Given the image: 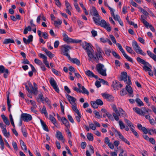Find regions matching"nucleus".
Listing matches in <instances>:
<instances>
[{"mask_svg":"<svg viewBox=\"0 0 156 156\" xmlns=\"http://www.w3.org/2000/svg\"><path fill=\"white\" fill-rule=\"evenodd\" d=\"M80 45L86 51L89 57V61H92L93 59L97 60V58L94 55V50L91 47V44L86 41L80 43Z\"/></svg>","mask_w":156,"mask_h":156,"instance_id":"f257e3e1","label":"nucleus"},{"mask_svg":"<svg viewBox=\"0 0 156 156\" xmlns=\"http://www.w3.org/2000/svg\"><path fill=\"white\" fill-rule=\"evenodd\" d=\"M96 69L97 72L103 76H106V69L103 64L101 63L97 64L96 65Z\"/></svg>","mask_w":156,"mask_h":156,"instance_id":"f03ea898","label":"nucleus"},{"mask_svg":"<svg viewBox=\"0 0 156 156\" xmlns=\"http://www.w3.org/2000/svg\"><path fill=\"white\" fill-rule=\"evenodd\" d=\"M95 47L97 51L96 52V57L97 58V60L93 59L91 61L93 62L94 61H96L97 63L98 62L99 59L101 60L102 58V55L104 54V52L102 49L97 44L95 45Z\"/></svg>","mask_w":156,"mask_h":156,"instance_id":"7ed1b4c3","label":"nucleus"},{"mask_svg":"<svg viewBox=\"0 0 156 156\" xmlns=\"http://www.w3.org/2000/svg\"><path fill=\"white\" fill-rule=\"evenodd\" d=\"M72 47L70 46L65 44L61 46V53L62 54L66 56L68 58H70L69 54L70 49H71Z\"/></svg>","mask_w":156,"mask_h":156,"instance_id":"20e7f679","label":"nucleus"},{"mask_svg":"<svg viewBox=\"0 0 156 156\" xmlns=\"http://www.w3.org/2000/svg\"><path fill=\"white\" fill-rule=\"evenodd\" d=\"M36 100L38 102H40V101H41L43 103H44L45 102H46L47 105L50 108H51L50 101L47 98H44L42 94H39L38 96V97L36 99Z\"/></svg>","mask_w":156,"mask_h":156,"instance_id":"39448f33","label":"nucleus"},{"mask_svg":"<svg viewBox=\"0 0 156 156\" xmlns=\"http://www.w3.org/2000/svg\"><path fill=\"white\" fill-rule=\"evenodd\" d=\"M132 45L133 49L136 53H139L143 56H145L146 55V54L142 50L135 41L133 42Z\"/></svg>","mask_w":156,"mask_h":156,"instance_id":"423d86ee","label":"nucleus"},{"mask_svg":"<svg viewBox=\"0 0 156 156\" xmlns=\"http://www.w3.org/2000/svg\"><path fill=\"white\" fill-rule=\"evenodd\" d=\"M113 132H114L115 136H119V138L122 141H124L128 145H130L129 142L121 134V133L118 131L117 129L113 128L112 129Z\"/></svg>","mask_w":156,"mask_h":156,"instance_id":"0eeeda50","label":"nucleus"},{"mask_svg":"<svg viewBox=\"0 0 156 156\" xmlns=\"http://www.w3.org/2000/svg\"><path fill=\"white\" fill-rule=\"evenodd\" d=\"M98 25L105 28L107 31L110 32L111 30V28L110 26V24L108 22H106L104 20H101Z\"/></svg>","mask_w":156,"mask_h":156,"instance_id":"6e6552de","label":"nucleus"},{"mask_svg":"<svg viewBox=\"0 0 156 156\" xmlns=\"http://www.w3.org/2000/svg\"><path fill=\"white\" fill-rule=\"evenodd\" d=\"M21 118L25 122H29L32 119V117L31 115L27 113H22L21 115Z\"/></svg>","mask_w":156,"mask_h":156,"instance_id":"1a4fd4ad","label":"nucleus"},{"mask_svg":"<svg viewBox=\"0 0 156 156\" xmlns=\"http://www.w3.org/2000/svg\"><path fill=\"white\" fill-rule=\"evenodd\" d=\"M101 95L104 98L106 99L108 101L112 102L114 100V97L109 94L106 93H102L101 94Z\"/></svg>","mask_w":156,"mask_h":156,"instance_id":"9d476101","label":"nucleus"},{"mask_svg":"<svg viewBox=\"0 0 156 156\" xmlns=\"http://www.w3.org/2000/svg\"><path fill=\"white\" fill-rule=\"evenodd\" d=\"M112 86L114 88L116 89H119L122 86V85L117 80L113 81Z\"/></svg>","mask_w":156,"mask_h":156,"instance_id":"9b49d317","label":"nucleus"},{"mask_svg":"<svg viewBox=\"0 0 156 156\" xmlns=\"http://www.w3.org/2000/svg\"><path fill=\"white\" fill-rule=\"evenodd\" d=\"M56 136L58 140L62 141L63 143L65 142V140L62 136V133L58 131H57Z\"/></svg>","mask_w":156,"mask_h":156,"instance_id":"f8f14e48","label":"nucleus"},{"mask_svg":"<svg viewBox=\"0 0 156 156\" xmlns=\"http://www.w3.org/2000/svg\"><path fill=\"white\" fill-rule=\"evenodd\" d=\"M85 74L90 77H94L96 79H98V76L96 75L91 71L90 70H87L85 71Z\"/></svg>","mask_w":156,"mask_h":156,"instance_id":"ddd939ff","label":"nucleus"},{"mask_svg":"<svg viewBox=\"0 0 156 156\" xmlns=\"http://www.w3.org/2000/svg\"><path fill=\"white\" fill-rule=\"evenodd\" d=\"M66 97L71 105L76 104V100L75 98L68 94H66Z\"/></svg>","mask_w":156,"mask_h":156,"instance_id":"4468645a","label":"nucleus"},{"mask_svg":"<svg viewBox=\"0 0 156 156\" xmlns=\"http://www.w3.org/2000/svg\"><path fill=\"white\" fill-rule=\"evenodd\" d=\"M133 109L137 114L143 116L145 115V112L141 110L140 108L138 107H135L133 108Z\"/></svg>","mask_w":156,"mask_h":156,"instance_id":"2eb2a0df","label":"nucleus"},{"mask_svg":"<svg viewBox=\"0 0 156 156\" xmlns=\"http://www.w3.org/2000/svg\"><path fill=\"white\" fill-rule=\"evenodd\" d=\"M68 59L73 63L76 64L78 66L80 65V62L77 58H71L70 56V58H69Z\"/></svg>","mask_w":156,"mask_h":156,"instance_id":"dca6fc26","label":"nucleus"},{"mask_svg":"<svg viewBox=\"0 0 156 156\" xmlns=\"http://www.w3.org/2000/svg\"><path fill=\"white\" fill-rule=\"evenodd\" d=\"M63 40L65 41L67 43H71L72 38L69 37L65 32L63 33Z\"/></svg>","mask_w":156,"mask_h":156,"instance_id":"f3484780","label":"nucleus"},{"mask_svg":"<svg viewBox=\"0 0 156 156\" xmlns=\"http://www.w3.org/2000/svg\"><path fill=\"white\" fill-rule=\"evenodd\" d=\"M93 19L96 25H98L101 21V17L99 15V16H94L93 17Z\"/></svg>","mask_w":156,"mask_h":156,"instance_id":"a211bd4d","label":"nucleus"},{"mask_svg":"<svg viewBox=\"0 0 156 156\" xmlns=\"http://www.w3.org/2000/svg\"><path fill=\"white\" fill-rule=\"evenodd\" d=\"M127 78V73L125 72H122L121 74L120 78L121 80H123L124 81H126Z\"/></svg>","mask_w":156,"mask_h":156,"instance_id":"6ab92c4d","label":"nucleus"},{"mask_svg":"<svg viewBox=\"0 0 156 156\" xmlns=\"http://www.w3.org/2000/svg\"><path fill=\"white\" fill-rule=\"evenodd\" d=\"M90 13L91 15L94 16H99V14L98 12L97 11L96 9L94 7H92V8L90 11Z\"/></svg>","mask_w":156,"mask_h":156,"instance_id":"aec40b11","label":"nucleus"},{"mask_svg":"<svg viewBox=\"0 0 156 156\" xmlns=\"http://www.w3.org/2000/svg\"><path fill=\"white\" fill-rule=\"evenodd\" d=\"M62 120L63 124L65 126L66 128L69 127V123L67 120L64 117H62Z\"/></svg>","mask_w":156,"mask_h":156,"instance_id":"412c9836","label":"nucleus"},{"mask_svg":"<svg viewBox=\"0 0 156 156\" xmlns=\"http://www.w3.org/2000/svg\"><path fill=\"white\" fill-rule=\"evenodd\" d=\"M33 84L34 86L33 90H32V93L36 95H37L38 92L37 85L34 82L33 83Z\"/></svg>","mask_w":156,"mask_h":156,"instance_id":"4be33fe9","label":"nucleus"},{"mask_svg":"<svg viewBox=\"0 0 156 156\" xmlns=\"http://www.w3.org/2000/svg\"><path fill=\"white\" fill-rule=\"evenodd\" d=\"M1 117L4 122L7 125H9L10 123L7 118L3 114H2L1 115Z\"/></svg>","mask_w":156,"mask_h":156,"instance_id":"5701e85b","label":"nucleus"},{"mask_svg":"<svg viewBox=\"0 0 156 156\" xmlns=\"http://www.w3.org/2000/svg\"><path fill=\"white\" fill-rule=\"evenodd\" d=\"M136 60L138 62L143 64L144 65H149V63L148 62H146L144 60L140 57H137Z\"/></svg>","mask_w":156,"mask_h":156,"instance_id":"b1692460","label":"nucleus"},{"mask_svg":"<svg viewBox=\"0 0 156 156\" xmlns=\"http://www.w3.org/2000/svg\"><path fill=\"white\" fill-rule=\"evenodd\" d=\"M41 123L44 130L47 132L49 131L48 126L45 124V122L41 119L40 120Z\"/></svg>","mask_w":156,"mask_h":156,"instance_id":"393cba45","label":"nucleus"},{"mask_svg":"<svg viewBox=\"0 0 156 156\" xmlns=\"http://www.w3.org/2000/svg\"><path fill=\"white\" fill-rule=\"evenodd\" d=\"M135 101L137 104V106L139 107L143 106L144 104L142 101L139 98H136L135 99Z\"/></svg>","mask_w":156,"mask_h":156,"instance_id":"a878e982","label":"nucleus"},{"mask_svg":"<svg viewBox=\"0 0 156 156\" xmlns=\"http://www.w3.org/2000/svg\"><path fill=\"white\" fill-rule=\"evenodd\" d=\"M126 89L127 92L129 93L130 94H131L133 93V91L130 85H126ZM130 96L132 97H133V96L132 95H130Z\"/></svg>","mask_w":156,"mask_h":156,"instance_id":"bb28decb","label":"nucleus"},{"mask_svg":"<svg viewBox=\"0 0 156 156\" xmlns=\"http://www.w3.org/2000/svg\"><path fill=\"white\" fill-rule=\"evenodd\" d=\"M124 57L129 61L133 62L132 59L128 55H127L124 50L121 52Z\"/></svg>","mask_w":156,"mask_h":156,"instance_id":"cd10ccee","label":"nucleus"},{"mask_svg":"<svg viewBox=\"0 0 156 156\" xmlns=\"http://www.w3.org/2000/svg\"><path fill=\"white\" fill-rule=\"evenodd\" d=\"M9 43H14V40L12 39H6L4 40L3 42V43L5 44H8Z\"/></svg>","mask_w":156,"mask_h":156,"instance_id":"c85d7f7f","label":"nucleus"},{"mask_svg":"<svg viewBox=\"0 0 156 156\" xmlns=\"http://www.w3.org/2000/svg\"><path fill=\"white\" fill-rule=\"evenodd\" d=\"M124 121L126 124H127V125L130 127V129H131V128L134 127V126L132 125V122L128 120L127 119H125Z\"/></svg>","mask_w":156,"mask_h":156,"instance_id":"c756f323","label":"nucleus"},{"mask_svg":"<svg viewBox=\"0 0 156 156\" xmlns=\"http://www.w3.org/2000/svg\"><path fill=\"white\" fill-rule=\"evenodd\" d=\"M49 82L51 85L53 87L57 85L55 80L53 78H51L50 79Z\"/></svg>","mask_w":156,"mask_h":156,"instance_id":"7c9ffc66","label":"nucleus"},{"mask_svg":"<svg viewBox=\"0 0 156 156\" xmlns=\"http://www.w3.org/2000/svg\"><path fill=\"white\" fill-rule=\"evenodd\" d=\"M147 66L150 67L151 66L149 64V65H144L143 67L144 70L145 71H151V69L149 67H148Z\"/></svg>","mask_w":156,"mask_h":156,"instance_id":"2f4dec72","label":"nucleus"},{"mask_svg":"<svg viewBox=\"0 0 156 156\" xmlns=\"http://www.w3.org/2000/svg\"><path fill=\"white\" fill-rule=\"evenodd\" d=\"M7 104L8 106V110L9 112H10V108L11 107L12 105L10 104V101L9 99V96L7 97Z\"/></svg>","mask_w":156,"mask_h":156,"instance_id":"473e14b6","label":"nucleus"},{"mask_svg":"<svg viewBox=\"0 0 156 156\" xmlns=\"http://www.w3.org/2000/svg\"><path fill=\"white\" fill-rule=\"evenodd\" d=\"M41 113L44 114L45 116L48 117V113L47 112L46 108L45 106H43L42 110L41 111Z\"/></svg>","mask_w":156,"mask_h":156,"instance_id":"72a5a7b5","label":"nucleus"},{"mask_svg":"<svg viewBox=\"0 0 156 156\" xmlns=\"http://www.w3.org/2000/svg\"><path fill=\"white\" fill-rule=\"evenodd\" d=\"M72 105V108L73 110L76 112V114L79 113L80 112L78 110V109L76 107V104H74Z\"/></svg>","mask_w":156,"mask_h":156,"instance_id":"f704fd0d","label":"nucleus"},{"mask_svg":"<svg viewBox=\"0 0 156 156\" xmlns=\"http://www.w3.org/2000/svg\"><path fill=\"white\" fill-rule=\"evenodd\" d=\"M62 23V22L61 20L58 19L57 20H55L54 21V24L56 27H57L58 25H61Z\"/></svg>","mask_w":156,"mask_h":156,"instance_id":"c9c22d12","label":"nucleus"},{"mask_svg":"<svg viewBox=\"0 0 156 156\" xmlns=\"http://www.w3.org/2000/svg\"><path fill=\"white\" fill-rule=\"evenodd\" d=\"M113 113V115L115 120H116V121H118L119 119V116L120 115V114L119 112H118V113Z\"/></svg>","mask_w":156,"mask_h":156,"instance_id":"e433bc0d","label":"nucleus"},{"mask_svg":"<svg viewBox=\"0 0 156 156\" xmlns=\"http://www.w3.org/2000/svg\"><path fill=\"white\" fill-rule=\"evenodd\" d=\"M31 30V28L30 26H28L27 27H25L24 29L23 33L25 34H27L28 33V31H30Z\"/></svg>","mask_w":156,"mask_h":156,"instance_id":"4c0bfd02","label":"nucleus"},{"mask_svg":"<svg viewBox=\"0 0 156 156\" xmlns=\"http://www.w3.org/2000/svg\"><path fill=\"white\" fill-rule=\"evenodd\" d=\"M49 119L52 122L53 124L55 125L56 124V120L55 118L51 115H50L49 116Z\"/></svg>","mask_w":156,"mask_h":156,"instance_id":"58836bf2","label":"nucleus"},{"mask_svg":"<svg viewBox=\"0 0 156 156\" xmlns=\"http://www.w3.org/2000/svg\"><path fill=\"white\" fill-rule=\"evenodd\" d=\"M87 139L90 141H92L93 140V134L90 133H88L87 135Z\"/></svg>","mask_w":156,"mask_h":156,"instance_id":"ea45409f","label":"nucleus"},{"mask_svg":"<svg viewBox=\"0 0 156 156\" xmlns=\"http://www.w3.org/2000/svg\"><path fill=\"white\" fill-rule=\"evenodd\" d=\"M21 131L23 133V134L24 136L26 137L27 136V133L25 129V128L23 127L21 128Z\"/></svg>","mask_w":156,"mask_h":156,"instance_id":"a19ab883","label":"nucleus"},{"mask_svg":"<svg viewBox=\"0 0 156 156\" xmlns=\"http://www.w3.org/2000/svg\"><path fill=\"white\" fill-rule=\"evenodd\" d=\"M119 123L120 126V129H122L125 128V126L123 122L121 120H119Z\"/></svg>","mask_w":156,"mask_h":156,"instance_id":"79ce46f5","label":"nucleus"},{"mask_svg":"<svg viewBox=\"0 0 156 156\" xmlns=\"http://www.w3.org/2000/svg\"><path fill=\"white\" fill-rule=\"evenodd\" d=\"M77 115L75 116L76 119L78 122H80V118L81 117V115L80 112L79 113H77Z\"/></svg>","mask_w":156,"mask_h":156,"instance_id":"37998d69","label":"nucleus"},{"mask_svg":"<svg viewBox=\"0 0 156 156\" xmlns=\"http://www.w3.org/2000/svg\"><path fill=\"white\" fill-rule=\"evenodd\" d=\"M144 16L143 15H141L140 20L143 23L144 25H146L148 24V22H147L144 19Z\"/></svg>","mask_w":156,"mask_h":156,"instance_id":"c03bdc74","label":"nucleus"},{"mask_svg":"<svg viewBox=\"0 0 156 156\" xmlns=\"http://www.w3.org/2000/svg\"><path fill=\"white\" fill-rule=\"evenodd\" d=\"M145 26L147 28L149 27L151 30L153 32H154L155 31V30L154 27L152 26V25L148 23V24H147L146 25H145Z\"/></svg>","mask_w":156,"mask_h":156,"instance_id":"a18cd8bd","label":"nucleus"},{"mask_svg":"<svg viewBox=\"0 0 156 156\" xmlns=\"http://www.w3.org/2000/svg\"><path fill=\"white\" fill-rule=\"evenodd\" d=\"M81 88L82 90L83 91H82V92L83 93H84L87 94V95H88L89 94V92L83 86H82L81 87Z\"/></svg>","mask_w":156,"mask_h":156,"instance_id":"49530a36","label":"nucleus"},{"mask_svg":"<svg viewBox=\"0 0 156 156\" xmlns=\"http://www.w3.org/2000/svg\"><path fill=\"white\" fill-rule=\"evenodd\" d=\"M69 127L66 128L65 129V131L67 133L68 136L69 137V138H70L71 137L72 135L69 129Z\"/></svg>","mask_w":156,"mask_h":156,"instance_id":"de8ad7c7","label":"nucleus"},{"mask_svg":"<svg viewBox=\"0 0 156 156\" xmlns=\"http://www.w3.org/2000/svg\"><path fill=\"white\" fill-rule=\"evenodd\" d=\"M139 8L141 12H142L143 14H144V15H145L146 16H147L148 15V13L146 10L143 9L141 7H139Z\"/></svg>","mask_w":156,"mask_h":156,"instance_id":"09e8293b","label":"nucleus"},{"mask_svg":"<svg viewBox=\"0 0 156 156\" xmlns=\"http://www.w3.org/2000/svg\"><path fill=\"white\" fill-rule=\"evenodd\" d=\"M131 130L132 131V133L134 134L135 136L137 138H138L139 135L138 134L137 132L133 128H131Z\"/></svg>","mask_w":156,"mask_h":156,"instance_id":"8fccbe9b","label":"nucleus"},{"mask_svg":"<svg viewBox=\"0 0 156 156\" xmlns=\"http://www.w3.org/2000/svg\"><path fill=\"white\" fill-rule=\"evenodd\" d=\"M113 55L116 58L120 59H121L119 55L115 51H113L112 52Z\"/></svg>","mask_w":156,"mask_h":156,"instance_id":"3c124183","label":"nucleus"},{"mask_svg":"<svg viewBox=\"0 0 156 156\" xmlns=\"http://www.w3.org/2000/svg\"><path fill=\"white\" fill-rule=\"evenodd\" d=\"M65 4L66 7V9H72V7L69 3L66 0L65 1Z\"/></svg>","mask_w":156,"mask_h":156,"instance_id":"603ef678","label":"nucleus"},{"mask_svg":"<svg viewBox=\"0 0 156 156\" xmlns=\"http://www.w3.org/2000/svg\"><path fill=\"white\" fill-rule=\"evenodd\" d=\"M89 126L90 128L93 130H94L96 129V126L94 125V124L92 123H89Z\"/></svg>","mask_w":156,"mask_h":156,"instance_id":"864d4df0","label":"nucleus"},{"mask_svg":"<svg viewBox=\"0 0 156 156\" xmlns=\"http://www.w3.org/2000/svg\"><path fill=\"white\" fill-rule=\"evenodd\" d=\"M34 62L37 64L39 65H42V63L41 61L37 58H35L34 59Z\"/></svg>","mask_w":156,"mask_h":156,"instance_id":"5fc2aeb1","label":"nucleus"},{"mask_svg":"<svg viewBox=\"0 0 156 156\" xmlns=\"http://www.w3.org/2000/svg\"><path fill=\"white\" fill-rule=\"evenodd\" d=\"M110 37L112 42L115 44H116V39L112 35H110Z\"/></svg>","mask_w":156,"mask_h":156,"instance_id":"6e6d98bb","label":"nucleus"},{"mask_svg":"<svg viewBox=\"0 0 156 156\" xmlns=\"http://www.w3.org/2000/svg\"><path fill=\"white\" fill-rule=\"evenodd\" d=\"M105 54L108 56L110 55V53L111 51L109 48H105Z\"/></svg>","mask_w":156,"mask_h":156,"instance_id":"4d7b16f0","label":"nucleus"},{"mask_svg":"<svg viewBox=\"0 0 156 156\" xmlns=\"http://www.w3.org/2000/svg\"><path fill=\"white\" fill-rule=\"evenodd\" d=\"M95 101L98 105H102L103 104L102 101L100 99H97Z\"/></svg>","mask_w":156,"mask_h":156,"instance_id":"13d9d810","label":"nucleus"},{"mask_svg":"<svg viewBox=\"0 0 156 156\" xmlns=\"http://www.w3.org/2000/svg\"><path fill=\"white\" fill-rule=\"evenodd\" d=\"M6 69H5L4 67L2 65L0 66V73H3L5 72Z\"/></svg>","mask_w":156,"mask_h":156,"instance_id":"bf43d9fd","label":"nucleus"},{"mask_svg":"<svg viewBox=\"0 0 156 156\" xmlns=\"http://www.w3.org/2000/svg\"><path fill=\"white\" fill-rule=\"evenodd\" d=\"M81 41L82 40H81L73 39H72V40H71V43H78L81 42Z\"/></svg>","mask_w":156,"mask_h":156,"instance_id":"052dcab7","label":"nucleus"},{"mask_svg":"<svg viewBox=\"0 0 156 156\" xmlns=\"http://www.w3.org/2000/svg\"><path fill=\"white\" fill-rule=\"evenodd\" d=\"M38 56L40 58H42L43 59V60H44L45 59H47V57L44 55L43 54L40 53L38 55Z\"/></svg>","mask_w":156,"mask_h":156,"instance_id":"680f3d73","label":"nucleus"},{"mask_svg":"<svg viewBox=\"0 0 156 156\" xmlns=\"http://www.w3.org/2000/svg\"><path fill=\"white\" fill-rule=\"evenodd\" d=\"M4 73H5L4 74L3 76L5 78H6L7 77L8 75L9 74L8 70L7 69H6Z\"/></svg>","mask_w":156,"mask_h":156,"instance_id":"e2e57ef3","label":"nucleus"},{"mask_svg":"<svg viewBox=\"0 0 156 156\" xmlns=\"http://www.w3.org/2000/svg\"><path fill=\"white\" fill-rule=\"evenodd\" d=\"M46 54L51 58H53L54 56V55L49 51L46 53Z\"/></svg>","mask_w":156,"mask_h":156,"instance_id":"0e129e2a","label":"nucleus"},{"mask_svg":"<svg viewBox=\"0 0 156 156\" xmlns=\"http://www.w3.org/2000/svg\"><path fill=\"white\" fill-rule=\"evenodd\" d=\"M74 6L75 7L77 11H78L79 12H80V8L79 7V6L78 5L77 3V2H74Z\"/></svg>","mask_w":156,"mask_h":156,"instance_id":"69168bd1","label":"nucleus"},{"mask_svg":"<svg viewBox=\"0 0 156 156\" xmlns=\"http://www.w3.org/2000/svg\"><path fill=\"white\" fill-rule=\"evenodd\" d=\"M91 104L92 105L93 107L94 108H98V105L96 103V101L91 102Z\"/></svg>","mask_w":156,"mask_h":156,"instance_id":"338daca9","label":"nucleus"},{"mask_svg":"<svg viewBox=\"0 0 156 156\" xmlns=\"http://www.w3.org/2000/svg\"><path fill=\"white\" fill-rule=\"evenodd\" d=\"M126 49L127 51L130 53H132L133 52V50L132 49V48L130 47L129 46H126Z\"/></svg>","mask_w":156,"mask_h":156,"instance_id":"774afa93","label":"nucleus"}]
</instances>
